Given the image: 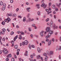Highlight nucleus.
Here are the masks:
<instances>
[{"label":"nucleus","mask_w":61,"mask_h":61,"mask_svg":"<svg viewBox=\"0 0 61 61\" xmlns=\"http://www.w3.org/2000/svg\"><path fill=\"white\" fill-rule=\"evenodd\" d=\"M7 21H8L7 22V23H9V21H11V20H10V18H7V19H5V22H6Z\"/></svg>","instance_id":"f257e3e1"},{"label":"nucleus","mask_w":61,"mask_h":61,"mask_svg":"<svg viewBox=\"0 0 61 61\" xmlns=\"http://www.w3.org/2000/svg\"><path fill=\"white\" fill-rule=\"evenodd\" d=\"M51 29L50 27H47L46 29V30L47 32H49L50 31Z\"/></svg>","instance_id":"f03ea898"},{"label":"nucleus","mask_w":61,"mask_h":61,"mask_svg":"<svg viewBox=\"0 0 61 61\" xmlns=\"http://www.w3.org/2000/svg\"><path fill=\"white\" fill-rule=\"evenodd\" d=\"M2 31H2L1 32V34H2V35H4L5 34V32H5V28H4L3 29H2Z\"/></svg>","instance_id":"7ed1b4c3"},{"label":"nucleus","mask_w":61,"mask_h":61,"mask_svg":"<svg viewBox=\"0 0 61 61\" xmlns=\"http://www.w3.org/2000/svg\"><path fill=\"white\" fill-rule=\"evenodd\" d=\"M3 52L4 53H5V54H8V51L7 50H4Z\"/></svg>","instance_id":"20e7f679"},{"label":"nucleus","mask_w":61,"mask_h":61,"mask_svg":"<svg viewBox=\"0 0 61 61\" xmlns=\"http://www.w3.org/2000/svg\"><path fill=\"white\" fill-rule=\"evenodd\" d=\"M49 53L50 55L52 56L54 55V51H50L49 52Z\"/></svg>","instance_id":"39448f33"},{"label":"nucleus","mask_w":61,"mask_h":61,"mask_svg":"<svg viewBox=\"0 0 61 61\" xmlns=\"http://www.w3.org/2000/svg\"><path fill=\"white\" fill-rule=\"evenodd\" d=\"M44 34V31H42L40 33V34L41 36L42 37L43 34Z\"/></svg>","instance_id":"423d86ee"},{"label":"nucleus","mask_w":61,"mask_h":61,"mask_svg":"<svg viewBox=\"0 0 61 61\" xmlns=\"http://www.w3.org/2000/svg\"><path fill=\"white\" fill-rule=\"evenodd\" d=\"M25 56H28V55L27 54L28 53V51H26L25 52Z\"/></svg>","instance_id":"0eeeda50"},{"label":"nucleus","mask_w":61,"mask_h":61,"mask_svg":"<svg viewBox=\"0 0 61 61\" xmlns=\"http://www.w3.org/2000/svg\"><path fill=\"white\" fill-rule=\"evenodd\" d=\"M18 37V36L17 35L16 36L14 37V41H15V40H16V39H17V38Z\"/></svg>","instance_id":"6e6552de"},{"label":"nucleus","mask_w":61,"mask_h":61,"mask_svg":"<svg viewBox=\"0 0 61 61\" xmlns=\"http://www.w3.org/2000/svg\"><path fill=\"white\" fill-rule=\"evenodd\" d=\"M24 42L25 43V45H27L28 44V41H27V40H26Z\"/></svg>","instance_id":"1a4fd4ad"},{"label":"nucleus","mask_w":61,"mask_h":61,"mask_svg":"<svg viewBox=\"0 0 61 61\" xmlns=\"http://www.w3.org/2000/svg\"><path fill=\"white\" fill-rule=\"evenodd\" d=\"M11 57V54H9L7 56V58Z\"/></svg>","instance_id":"9d476101"},{"label":"nucleus","mask_w":61,"mask_h":61,"mask_svg":"<svg viewBox=\"0 0 61 61\" xmlns=\"http://www.w3.org/2000/svg\"><path fill=\"white\" fill-rule=\"evenodd\" d=\"M51 41H50L48 42V46H50L51 45Z\"/></svg>","instance_id":"9b49d317"},{"label":"nucleus","mask_w":61,"mask_h":61,"mask_svg":"<svg viewBox=\"0 0 61 61\" xmlns=\"http://www.w3.org/2000/svg\"><path fill=\"white\" fill-rule=\"evenodd\" d=\"M19 36V39H22V35H20Z\"/></svg>","instance_id":"f8f14e48"},{"label":"nucleus","mask_w":61,"mask_h":61,"mask_svg":"<svg viewBox=\"0 0 61 61\" xmlns=\"http://www.w3.org/2000/svg\"><path fill=\"white\" fill-rule=\"evenodd\" d=\"M37 50L38 52L39 53H40L41 52V51L40 50V49L39 48H37Z\"/></svg>","instance_id":"ddd939ff"},{"label":"nucleus","mask_w":61,"mask_h":61,"mask_svg":"<svg viewBox=\"0 0 61 61\" xmlns=\"http://www.w3.org/2000/svg\"><path fill=\"white\" fill-rule=\"evenodd\" d=\"M39 5H39V4H37L36 5V6L38 7L37 8L38 9L40 8V7H39Z\"/></svg>","instance_id":"4468645a"},{"label":"nucleus","mask_w":61,"mask_h":61,"mask_svg":"<svg viewBox=\"0 0 61 61\" xmlns=\"http://www.w3.org/2000/svg\"><path fill=\"white\" fill-rule=\"evenodd\" d=\"M5 8L6 7H3L2 8V11H4L5 9Z\"/></svg>","instance_id":"2eb2a0df"},{"label":"nucleus","mask_w":61,"mask_h":61,"mask_svg":"<svg viewBox=\"0 0 61 61\" xmlns=\"http://www.w3.org/2000/svg\"><path fill=\"white\" fill-rule=\"evenodd\" d=\"M14 47L15 49H17L18 48V46L16 45H15L14 46Z\"/></svg>","instance_id":"dca6fc26"},{"label":"nucleus","mask_w":61,"mask_h":61,"mask_svg":"<svg viewBox=\"0 0 61 61\" xmlns=\"http://www.w3.org/2000/svg\"><path fill=\"white\" fill-rule=\"evenodd\" d=\"M25 20H26V18H25V17L23 18V21L24 22H25Z\"/></svg>","instance_id":"f3484780"},{"label":"nucleus","mask_w":61,"mask_h":61,"mask_svg":"<svg viewBox=\"0 0 61 61\" xmlns=\"http://www.w3.org/2000/svg\"><path fill=\"white\" fill-rule=\"evenodd\" d=\"M52 7L53 9H55L56 8V5H53L52 6Z\"/></svg>","instance_id":"a211bd4d"},{"label":"nucleus","mask_w":61,"mask_h":61,"mask_svg":"<svg viewBox=\"0 0 61 61\" xmlns=\"http://www.w3.org/2000/svg\"><path fill=\"white\" fill-rule=\"evenodd\" d=\"M48 58V57H47V56H46V57L45 58V61H47V60Z\"/></svg>","instance_id":"6ab92c4d"},{"label":"nucleus","mask_w":61,"mask_h":61,"mask_svg":"<svg viewBox=\"0 0 61 61\" xmlns=\"http://www.w3.org/2000/svg\"><path fill=\"white\" fill-rule=\"evenodd\" d=\"M1 24L2 25H5V21H3L1 23Z\"/></svg>","instance_id":"aec40b11"},{"label":"nucleus","mask_w":61,"mask_h":61,"mask_svg":"<svg viewBox=\"0 0 61 61\" xmlns=\"http://www.w3.org/2000/svg\"><path fill=\"white\" fill-rule=\"evenodd\" d=\"M50 33L51 34H52L53 33V31L52 30H50Z\"/></svg>","instance_id":"412c9836"},{"label":"nucleus","mask_w":61,"mask_h":61,"mask_svg":"<svg viewBox=\"0 0 61 61\" xmlns=\"http://www.w3.org/2000/svg\"><path fill=\"white\" fill-rule=\"evenodd\" d=\"M53 27L54 29H55V28L56 27V24H53Z\"/></svg>","instance_id":"4be33fe9"},{"label":"nucleus","mask_w":61,"mask_h":61,"mask_svg":"<svg viewBox=\"0 0 61 61\" xmlns=\"http://www.w3.org/2000/svg\"><path fill=\"white\" fill-rule=\"evenodd\" d=\"M51 35H52V34L49 33L48 34V36H49V37H50V36H51Z\"/></svg>","instance_id":"5701e85b"},{"label":"nucleus","mask_w":61,"mask_h":61,"mask_svg":"<svg viewBox=\"0 0 61 61\" xmlns=\"http://www.w3.org/2000/svg\"><path fill=\"white\" fill-rule=\"evenodd\" d=\"M0 4L1 5H3V2H2V1H1L0 2Z\"/></svg>","instance_id":"b1692460"},{"label":"nucleus","mask_w":61,"mask_h":61,"mask_svg":"<svg viewBox=\"0 0 61 61\" xmlns=\"http://www.w3.org/2000/svg\"><path fill=\"white\" fill-rule=\"evenodd\" d=\"M29 9H30V8H27V11L28 12H29Z\"/></svg>","instance_id":"393cba45"},{"label":"nucleus","mask_w":61,"mask_h":61,"mask_svg":"<svg viewBox=\"0 0 61 61\" xmlns=\"http://www.w3.org/2000/svg\"><path fill=\"white\" fill-rule=\"evenodd\" d=\"M43 55L45 56L46 57L47 56V54H46V53H44L43 54Z\"/></svg>","instance_id":"a878e982"},{"label":"nucleus","mask_w":61,"mask_h":61,"mask_svg":"<svg viewBox=\"0 0 61 61\" xmlns=\"http://www.w3.org/2000/svg\"><path fill=\"white\" fill-rule=\"evenodd\" d=\"M37 14L38 15H40V11H39L38 12Z\"/></svg>","instance_id":"bb28decb"},{"label":"nucleus","mask_w":61,"mask_h":61,"mask_svg":"<svg viewBox=\"0 0 61 61\" xmlns=\"http://www.w3.org/2000/svg\"><path fill=\"white\" fill-rule=\"evenodd\" d=\"M59 50H61V46H60L59 47V48L58 49Z\"/></svg>","instance_id":"cd10ccee"},{"label":"nucleus","mask_w":61,"mask_h":61,"mask_svg":"<svg viewBox=\"0 0 61 61\" xmlns=\"http://www.w3.org/2000/svg\"><path fill=\"white\" fill-rule=\"evenodd\" d=\"M12 15H13V13H11L9 14V16H11Z\"/></svg>","instance_id":"c85d7f7f"},{"label":"nucleus","mask_w":61,"mask_h":61,"mask_svg":"<svg viewBox=\"0 0 61 61\" xmlns=\"http://www.w3.org/2000/svg\"><path fill=\"white\" fill-rule=\"evenodd\" d=\"M20 33L21 35H24V34H25V33L24 32H23L22 31H21L20 32Z\"/></svg>","instance_id":"c756f323"},{"label":"nucleus","mask_w":61,"mask_h":61,"mask_svg":"<svg viewBox=\"0 0 61 61\" xmlns=\"http://www.w3.org/2000/svg\"><path fill=\"white\" fill-rule=\"evenodd\" d=\"M41 58V57H40V55H39L37 56V59H40Z\"/></svg>","instance_id":"7c9ffc66"},{"label":"nucleus","mask_w":61,"mask_h":61,"mask_svg":"<svg viewBox=\"0 0 61 61\" xmlns=\"http://www.w3.org/2000/svg\"><path fill=\"white\" fill-rule=\"evenodd\" d=\"M55 11H57H57H58V8H56L55 9Z\"/></svg>","instance_id":"2f4dec72"},{"label":"nucleus","mask_w":61,"mask_h":61,"mask_svg":"<svg viewBox=\"0 0 61 61\" xmlns=\"http://www.w3.org/2000/svg\"><path fill=\"white\" fill-rule=\"evenodd\" d=\"M44 8H46V5H44Z\"/></svg>","instance_id":"473e14b6"},{"label":"nucleus","mask_w":61,"mask_h":61,"mask_svg":"<svg viewBox=\"0 0 61 61\" xmlns=\"http://www.w3.org/2000/svg\"><path fill=\"white\" fill-rule=\"evenodd\" d=\"M18 18H20L21 19V18H22V16L21 15H18Z\"/></svg>","instance_id":"72a5a7b5"},{"label":"nucleus","mask_w":61,"mask_h":61,"mask_svg":"<svg viewBox=\"0 0 61 61\" xmlns=\"http://www.w3.org/2000/svg\"><path fill=\"white\" fill-rule=\"evenodd\" d=\"M29 47L30 49H31V44H29Z\"/></svg>","instance_id":"f704fd0d"},{"label":"nucleus","mask_w":61,"mask_h":61,"mask_svg":"<svg viewBox=\"0 0 61 61\" xmlns=\"http://www.w3.org/2000/svg\"><path fill=\"white\" fill-rule=\"evenodd\" d=\"M16 14H13V16H14V17H15L16 16Z\"/></svg>","instance_id":"c9c22d12"},{"label":"nucleus","mask_w":61,"mask_h":61,"mask_svg":"<svg viewBox=\"0 0 61 61\" xmlns=\"http://www.w3.org/2000/svg\"><path fill=\"white\" fill-rule=\"evenodd\" d=\"M50 26L51 27H53V24H50Z\"/></svg>","instance_id":"e433bc0d"},{"label":"nucleus","mask_w":61,"mask_h":61,"mask_svg":"<svg viewBox=\"0 0 61 61\" xmlns=\"http://www.w3.org/2000/svg\"><path fill=\"white\" fill-rule=\"evenodd\" d=\"M31 46L32 48H35V46H34L33 45H32Z\"/></svg>","instance_id":"4c0bfd02"},{"label":"nucleus","mask_w":61,"mask_h":61,"mask_svg":"<svg viewBox=\"0 0 61 61\" xmlns=\"http://www.w3.org/2000/svg\"><path fill=\"white\" fill-rule=\"evenodd\" d=\"M49 20V19L48 18L46 20V22H48Z\"/></svg>","instance_id":"58836bf2"},{"label":"nucleus","mask_w":61,"mask_h":61,"mask_svg":"<svg viewBox=\"0 0 61 61\" xmlns=\"http://www.w3.org/2000/svg\"><path fill=\"white\" fill-rule=\"evenodd\" d=\"M14 32L13 31H12L11 32V35H13L14 34Z\"/></svg>","instance_id":"ea45409f"},{"label":"nucleus","mask_w":61,"mask_h":61,"mask_svg":"<svg viewBox=\"0 0 61 61\" xmlns=\"http://www.w3.org/2000/svg\"><path fill=\"white\" fill-rule=\"evenodd\" d=\"M12 61H15V59L14 58H12L11 59Z\"/></svg>","instance_id":"a19ab883"},{"label":"nucleus","mask_w":61,"mask_h":61,"mask_svg":"<svg viewBox=\"0 0 61 61\" xmlns=\"http://www.w3.org/2000/svg\"><path fill=\"white\" fill-rule=\"evenodd\" d=\"M31 59L33 58V56L32 55H31Z\"/></svg>","instance_id":"79ce46f5"},{"label":"nucleus","mask_w":61,"mask_h":61,"mask_svg":"<svg viewBox=\"0 0 61 61\" xmlns=\"http://www.w3.org/2000/svg\"><path fill=\"white\" fill-rule=\"evenodd\" d=\"M28 30L30 32L31 31V28L29 27L28 28Z\"/></svg>","instance_id":"37998d69"},{"label":"nucleus","mask_w":61,"mask_h":61,"mask_svg":"<svg viewBox=\"0 0 61 61\" xmlns=\"http://www.w3.org/2000/svg\"><path fill=\"white\" fill-rule=\"evenodd\" d=\"M33 34H31V38H33Z\"/></svg>","instance_id":"c03bdc74"},{"label":"nucleus","mask_w":61,"mask_h":61,"mask_svg":"<svg viewBox=\"0 0 61 61\" xmlns=\"http://www.w3.org/2000/svg\"><path fill=\"white\" fill-rule=\"evenodd\" d=\"M6 4L5 3L4 4V6L3 7H6Z\"/></svg>","instance_id":"a18cd8bd"},{"label":"nucleus","mask_w":61,"mask_h":61,"mask_svg":"<svg viewBox=\"0 0 61 61\" xmlns=\"http://www.w3.org/2000/svg\"><path fill=\"white\" fill-rule=\"evenodd\" d=\"M53 13L54 14H56V12L55 11H54Z\"/></svg>","instance_id":"49530a36"},{"label":"nucleus","mask_w":61,"mask_h":61,"mask_svg":"<svg viewBox=\"0 0 61 61\" xmlns=\"http://www.w3.org/2000/svg\"><path fill=\"white\" fill-rule=\"evenodd\" d=\"M50 24L51 25H53V21H51L50 22Z\"/></svg>","instance_id":"de8ad7c7"},{"label":"nucleus","mask_w":61,"mask_h":61,"mask_svg":"<svg viewBox=\"0 0 61 61\" xmlns=\"http://www.w3.org/2000/svg\"><path fill=\"white\" fill-rule=\"evenodd\" d=\"M55 39H54L53 38L52 39V42H55Z\"/></svg>","instance_id":"09e8293b"},{"label":"nucleus","mask_w":61,"mask_h":61,"mask_svg":"<svg viewBox=\"0 0 61 61\" xmlns=\"http://www.w3.org/2000/svg\"><path fill=\"white\" fill-rule=\"evenodd\" d=\"M59 59H61V56L60 55H59Z\"/></svg>","instance_id":"8fccbe9b"},{"label":"nucleus","mask_w":61,"mask_h":61,"mask_svg":"<svg viewBox=\"0 0 61 61\" xmlns=\"http://www.w3.org/2000/svg\"><path fill=\"white\" fill-rule=\"evenodd\" d=\"M51 4H52V3H51V2L49 3V6H50V5H51Z\"/></svg>","instance_id":"3c124183"},{"label":"nucleus","mask_w":61,"mask_h":61,"mask_svg":"<svg viewBox=\"0 0 61 61\" xmlns=\"http://www.w3.org/2000/svg\"><path fill=\"white\" fill-rule=\"evenodd\" d=\"M31 21V18H29V22H30Z\"/></svg>","instance_id":"603ef678"},{"label":"nucleus","mask_w":61,"mask_h":61,"mask_svg":"<svg viewBox=\"0 0 61 61\" xmlns=\"http://www.w3.org/2000/svg\"><path fill=\"white\" fill-rule=\"evenodd\" d=\"M45 5V4H42L41 5V6L42 7L44 6Z\"/></svg>","instance_id":"864d4df0"},{"label":"nucleus","mask_w":61,"mask_h":61,"mask_svg":"<svg viewBox=\"0 0 61 61\" xmlns=\"http://www.w3.org/2000/svg\"><path fill=\"white\" fill-rule=\"evenodd\" d=\"M22 44L23 46H24L25 45V43H24V42H22Z\"/></svg>","instance_id":"5fc2aeb1"},{"label":"nucleus","mask_w":61,"mask_h":61,"mask_svg":"<svg viewBox=\"0 0 61 61\" xmlns=\"http://www.w3.org/2000/svg\"><path fill=\"white\" fill-rule=\"evenodd\" d=\"M17 55V56H18L19 55V52H17L16 53Z\"/></svg>","instance_id":"6e6d98bb"},{"label":"nucleus","mask_w":61,"mask_h":61,"mask_svg":"<svg viewBox=\"0 0 61 61\" xmlns=\"http://www.w3.org/2000/svg\"><path fill=\"white\" fill-rule=\"evenodd\" d=\"M2 41H5V39L4 38H2Z\"/></svg>","instance_id":"4d7b16f0"},{"label":"nucleus","mask_w":61,"mask_h":61,"mask_svg":"<svg viewBox=\"0 0 61 61\" xmlns=\"http://www.w3.org/2000/svg\"><path fill=\"white\" fill-rule=\"evenodd\" d=\"M11 43L12 44H14V41H12Z\"/></svg>","instance_id":"13d9d810"},{"label":"nucleus","mask_w":61,"mask_h":61,"mask_svg":"<svg viewBox=\"0 0 61 61\" xmlns=\"http://www.w3.org/2000/svg\"><path fill=\"white\" fill-rule=\"evenodd\" d=\"M14 57H15V58H17V57H16V55H14Z\"/></svg>","instance_id":"bf43d9fd"},{"label":"nucleus","mask_w":61,"mask_h":61,"mask_svg":"<svg viewBox=\"0 0 61 61\" xmlns=\"http://www.w3.org/2000/svg\"><path fill=\"white\" fill-rule=\"evenodd\" d=\"M34 20V19L33 18H32L31 20V21H33Z\"/></svg>","instance_id":"052dcab7"},{"label":"nucleus","mask_w":61,"mask_h":61,"mask_svg":"<svg viewBox=\"0 0 61 61\" xmlns=\"http://www.w3.org/2000/svg\"><path fill=\"white\" fill-rule=\"evenodd\" d=\"M56 5L58 6V7H59V5H58V3H56Z\"/></svg>","instance_id":"680f3d73"},{"label":"nucleus","mask_w":61,"mask_h":61,"mask_svg":"<svg viewBox=\"0 0 61 61\" xmlns=\"http://www.w3.org/2000/svg\"><path fill=\"white\" fill-rule=\"evenodd\" d=\"M32 26H33L34 27L35 26H36V25L35 24H33L32 25Z\"/></svg>","instance_id":"e2e57ef3"},{"label":"nucleus","mask_w":61,"mask_h":61,"mask_svg":"<svg viewBox=\"0 0 61 61\" xmlns=\"http://www.w3.org/2000/svg\"><path fill=\"white\" fill-rule=\"evenodd\" d=\"M10 2L11 3H12L13 2V0H10Z\"/></svg>","instance_id":"0e129e2a"},{"label":"nucleus","mask_w":61,"mask_h":61,"mask_svg":"<svg viewBox=\"0 0 61 61\" xmlns=\"http://www.w3.org/2000/svg\"><path fill=\"white\" fill-rule=\"evenodd\" d=\"M42 43H44V44H46V42L44 41H42Z\"/></svg>","instance_id":"69168bd1"},{"label":"nucleus","mask_w":61,"mask_h":61,"mask_svg":"<svg viewBox=\"0 0 61 61\" xmlns=\"http://www.w3.org/2000/svg\"><path fill=\"white\" fill-rule=\"evenodd\" d=\"M17 51H20V49H18L17 50Z\"/></svg>","instance_id":"338daca9"},{"label":"nucleus","mask_w":61,"mask_h":61,"mask_svg":"<svg viewBox=\"0 0 61 61\" xmlns=\"http://www.w3.org/2000/svg\"><path fill=\"white\" fill-rule=\"evenodd\" d=\"M49 37V36H46V38H47Z\"/></svg>","instance_id":"774afa93"}]
</instances>
